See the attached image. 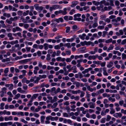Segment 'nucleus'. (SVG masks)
<instances>
[{
    "label": "nucleus",
    "mask_w": 126,
    "mask_h": 126,
    "mask_svg": "<svg viewBox=\"0 0 126 126\" xmlns=\"http://www.w3.org/2000/svg\"><path fill=\"white\" fill-rule=\"evenodd\" d=\"M35 9L37 10L42 11L43 9V8L42 6H39V4H36L34 5Z\"/></svg>",
    "instance_id": "f257e3e1"
},
{
    "label": "nucleus",
    "mask_w": 126,
    "mask_h": 126,
    "mask_svg": "<svg viewBox=\"0 0 126 126\" xmlns=\"http://www.w3.org/2000/svg\"><path fill=\"white\" fill-rule=\"evenodd\" d=\"M31 60V59H27L19 61V63L23 64L24 63H27L28 62L30 61Z\"/></svg>",
    "instance_id": "f03ea898"
},
{
    "label": "nucleus",
    "mask_w": 126,
    "mask_h": 126,
    "mask_svg": "<svg viewBox=\"0 0 126 126\" xmlns=\"http://www.w3.org/2000/svg\"><path fill=\"white\" fill-rule=\"evenodd\" d=\"M113 116L116 118H121L122 116V114L120 112L116 113L114 114L113 115Z\"/></svg>",
    "instance_id": "7ed1b4c3"
},
{
    "label": "nucleus",
    "mask_w": 126,
    "mask_h": 126,
    "mask_svg": "<svg viewBox=\"0 0 126 126\" xmlns=\"http://www.w3.org/2000/svg\"><path fill=\"white\" fill-rule=\"evenodd\" d=\"M65 60V59L64 58H62L61 57H58L56 58V60L57 61H61L62 62H64Z\"/></svg>",
    "instance_id": "20e7f679"
},
{
    "label": "nucleus",
    "mask_w": 126,
    "mask_h": 126,
    "mask_svg": "<svg viewBox=\"0 0 126 126\" xmlns=\"http://www.w3.org/2000/svg\"><path fill=\"white\" fill-rule=\"evenodd\" d=\"M78 2L77 1H73L72 2L71 4L70 5L71 7H73L75 6L76 5H77Z\"/></svg>",
    "instance_id": "39448f33"
},
{
    "label": "nucleus",
    "mask_w": 126,
    "mask_h": 126,
    "mask_svg": "<svg viewBox=\"0 0 126 126\" xmlns=\"http://www.w3.org/2000/svg\"><path fill=\"white\" fill-rule=\"evenodd\" d=\"M7 36L9 37V39L10 40H12L14 39V38L12 36V34L11 33H9L8 34Z\"/></svg>",
    "instance_id": "423d86ee"
},
{
    "label": "nucleus",
    "mask_w": 126,
    "mask_h": 126,
    "mask_svg": "<svg viewBox=\"0 0 126 126\" xmlns=\"http://www.w3.org/2000/svg\"><path fill=\"white\" fill-rule=\"evenodd\" d=\"M2 90L1 91L0 93L1 94H5L6 93V90H7V89L5 87H3L1 89Z\"/></svg>",
    "instance_id": "0eeeda50"
},
{
    "label": "nucleus",
    "mask_w": 126,
    "mask_h": 126,
    "mask_svg": "<svg viewBox=\"0 0 126 126\" xmlns=\"http://www.w3.org/2000/svg\"><path fill=\"white\" fill-rule=\"evenodd\" d=\"M13 118L12 116H10L9 117H5L4 119L5 121H7L8 120H12Z\"/></svg>",
    "instance_id": "6e6552de"
},
{
    "label": "nucleus",
    "mask_w": 126,
    "mask_h": 126,
    "mask_svg": "<svg viewBox=\"0 0 126 126\" xmlns=\"http://www.w3.org/2000/svg\"><path fill=\"white\" fill-rule=\"evenodd\" d=\"M72 92L73 94H77V93L78 94L80 93L81 92V91L80 90H78L77 91H72Z\"/></svg>",
    "instance_id": "1a4fd4ad"
},
{
    "label": "nucleus",
    "mask_w": 126,
    "mask_h": 126,
    "mask_svg": "<svg viewBox=\"0 0 126 126\" xmlns=\"http://www.w3.org/2000/svg\"><path fill=\"white\" fill-rule=\"evenodd\" d=\"M83 9L84 10H86L87 12H88L90 11L89 7L88 6H84L83 8Z\"/></svg>",
    "instance_id": "9d476101"
},
{
    "label": "nucleus",
    "mask_w": 126,
    "mask_h": 126,
    "mask_svg": "<svg viewBox=\"0 0 126 126\" xmlns=\"http://www.w3.org/2000/svg\"><path fill=\"white\" fill-rule=\"evenodd\" d=\"M63 46L64 47H67L68 48H70L71 47L70 44L69 43L65 44Z\"/></svg>",
    "instance_id": "9b49d317"
},
{
    "label": "nucleus",
    "mask_w": 126,
    "mask_h": 126,
    "mask_svg": "<svg viewBox=\"0 0 126 126\" xmlns=\"http://www.w3.org/2000/svg\"><path fill=\"white\" fill-rule=\"evenodd\" d=\"M90 105V108H94V103L92 102H90L88 103V105Z\"/></svg>",
    "instance_id": "f8f14e48"
},
{
    "label": "nucleus",
    "mask_w": 126,
    "mask_h": 126,
    "mask_svg": "<svg viewBox=\"0 0 126 126\" xmlns=\"http://www.w3.org/2000/svg\"><path fill=\"white\" fill-rule=\"evenodd\" d=\"M52 7L53 8V9L55 10L57 9L59 7V5H52Z\"/></svg>",
    "instance_id": "ddd939ff"
},
{
    "label": "nucleus",
    "mask_w": 126,
    "mask_h": 126,
    "mask_svg": "<svg viewBox=\"0 0 126 126\" xmlns=\"http://www.w3.org/2000/svg\"><path fill=\"white\" fill-rule=\"evenodd\" d=\"M113 47H114V46L113 45H110V46L107 49V51L108 52H109V51L110 50H112L113 48Z\"/></svg>",
    "instance_id": "4468645a"
},
{
    "label": "nucleus",
    "mask_w": 126,
    "mask_h": 126,
    "mask_svg": "<svg viewBox=\"0 0 126 126\" xmlns=\"http://www.w3.org/2000/svg\"><path fill=\"white\" fill-rule=\"evenodd\" d=\"M83 55H76L75 57V59H77L78 58H82Z\"/></svg>",
    "instance_id": "2eb2a0df"
},
{
    "label": "nucleus",
    "mask_w": 126,
    "mask_h": 126,
    "mask_svg": "<svg viewBox=\"0 0 126 126\" xmlns=\"http://www.w3.org/2000/svg\"><path fill=\"white\" fill-rule=\"evenodd\" d=\"M113 65V63L111 62L109 63V64L107 65V67L108 68L111 67Z\"/></svg>",
    "instance_id": "dca6fc26"
},
{
    "label": "nucleus",
    "mask_w": 126,
    "mask_h": 126,
    "mask_svg": "<svg viewBox=\"0 0 126 126\" xmlns=\"http://www.w3.org/2000/svg\"><path fill=\"white\" fill-rule=\"evenodd\" d=\"M86 35L85 34L83 33L82 34V35H79V37L82 40H84L85 39L84 37Z\"/></svg>",
    "instance_id": "f3484780"
},
{
    "label": "nucleus",
    "mask_w": 126,
    "mask_h": 126,
    "mask_svg": "<svg viewBox=\"0 0 126 126\" xmlns=\"http://www.w3.org/2000/svg\"><path fill=\"white\" fill-rule=\"evenodd\" d=\"M45 118V117L44 116L42 115L41 117V123H44Z\"/></svg>",
    "instance_id": "a211bd4d"
},
{
    "label": "nucleus",
    "mask_w": 126,
    "mask_h": 126,
    "mask_svg": "<svg viewBox=\"0 0 126 126\" xmlns=\"http://www.w3.org/2000/svg\"><path fill=\"white\" fill-rule=\"evenodd\" d=\"M103 74L105 76H107L108 74L107 72L106 69L105 67L103 68Z\"/></svg>",
    "instance_id": "6ab92c4d"
},
{
    "label": "nucleus",
    "mask_w": 126,
    "mask_h": 126,
    "mask_svg": "<svg viewBox=\"0 0 126 126\" xmlns=\"http://www.w3.org/2000/svg\"><path fill=\"white\" fill-rule=\"evenodd\" d=\"M93 4L95 6H98L100 4L99 2L98 1H92Z\"/></svg>",
    "instance_id": "aec40b11"
},
{
    "label": "nucleus",
    "mask_w": 126,
    "mask_h": 126,
    "mask_svg": "<svg viewBox=\"0 0 126 126\" xmlns=\"http://www.w3.org/2000/svg\"><path fill=\"white\" fill-rule=\"evenodd\" d=\"M66 10L67 9L66 8H64L63 9V11H62V14L63 15H64L67 14V13L66 12Z\"/></svg>",
    "instance_id": "412c9836"
},
{
    "label": "nucleus",
    "mask_w": 126,
    "mask_h": 126,
    "mask_svg": "<svg viewBox=\"0 0 126 126\" xmlns=\"http://www.w3.org/2000/svg\"><path fill=\"white\" fill-rule=\"evenodd\" d=\"M110 113L112 114H114L115 112V110L113 109L112 108H110Z\"/></svg>",
    "instance_id": "4be33fe9"
},
{
    "label": "nucleus",
    "mask_w": 126,
    "mask_h": 126,
    "mask_svg": "<svg viewBox=\"0 0 126 126\" xmlns=\"http://www.w3.org/2000/svg\"><path fill=\"white\" fill-rule=\"evenodd\" d=\"M3 16H4L7 17L8 18L10 17L11 16L9 14H7L6 13H4L3 14Z\"/></svg>",
    "instance_id": "5701e85b"
},
{
    "label": "nucleus",
    "mask_w": 126,
    "mask_h": 126,
    "mask_svg": "<svg viewBox=\"0 0 126 126\" xmlns=\"http://www.w3.org/2000/svg\"><path fill=\"white\" fill-rule=\"evenodd\" d=\"M76 8L78 10L79 9V11H83V8L82 7L80 8L79 5H77L76 6Z\"/></svg>",
    "instance_id": "b1692460"
},
{
    "label": "nucleus",
    "mask_w": 126,
    "mask_h": 126,
    "mask_svg": "<svg viewBox=\"0 0 126 126\" xmlns=\"http://www.w3.org/2000/svg\"><path fill=\"white\" fill-rule=\"evenodd\" d=\"M72 29L75 31L78 30V27L76 25H74L72 26Z\"/></svg>",
    "instance_id": "393cba45"
},
{
    "label": "nucleus",
    "mask_w": 126,
    "mask_h": 126,
    "mask_svg": "<svg viewBox=\"0 0 126 126\" xmlns=\"http://www.w3.org/2000/svg\"><path fill=\"white\" fill-rule=\"evenodd\" d=\"M103 96L104 97H110V94H108L107 93H104L102 94Z\"/></svg>",
    "instance_id": "a878e982"
},
{
    "label": "nucleus",
    "mask_w": 126,
    "mask_h": 126,
    "mask_svg": "<svg viewBox=\"0 0 126 126\" xmlns=\"http://www.w3.org/2000/svg\"><path fill=\"white\" fill-rule=\"evenodd\" d=\"M38 94H34L32 96V97L33 99H35L38 96Z\"/></svg>",
    "instance_id": "bb28decb"
},
{
    "label": "nucleus",
    "mask_w": 126,
    "mask_h": 126,
    "mask_svg": "<svg viewBox=\"0 0 126 126\" xmlns=\"http://www.w3.org/2000/svg\"><path fill=\"white\" fill-rule=\"evenodd\" d=\"M20 94H18L16 95L14 98V99H18V98L20 96Z\"/></svg>",
    "instance_id": "cd10ccee"
},
{
    "label": "nucleus",
    "mask_w": 126,
    "mask_h": 126,
    "mask_svg": "<svg viewBox=\"0 0 126 126\" xmlns=\"http://www.w3.org/2000/svg\"><path fill=\"white\" fill-rule=\"evenodd\" d=\"M112 38H111L110 39H108L106 40L105 41V42L106 43H108L110 42H111L112 41Z\"/></svg>",
    "instance_id": "c85d7f7f"
},
{
    "label": "nucleus",
    "mask_w": 126,
    "mask_h": 126,
    "mask_svg": "<svg viewBox=\"0 0 126 126\" xmlns=\"http://www.w3.org/2000/svg\"><path fill=\"white\" fill-rule=\"evenodd\" d=\"M39 77L40 79L45 78L46 77V76L45 75H39Z\"/></svg>",
    "instance_id": "c756f323"
},
{
    "label": "nucleus",
    "mask_w": 126,
    "mask_h": 126,
    "mask_svg": "<svg viewBox=\"0 0 126 126\" xmlns=\"http://www.w3.org/2000/svg\"><path fill=\"white\" fill-rule=\"evenodd\" d=\"M44 47L45 49L46 50H47L48 49V45L47 43L44 44Z\"/></svg>",
    "instance_id": "7c9ffc66"
},
{
    "label": "nucleus",
    "mask_w": 126,
    "mask_h": 126,
    "mask_svg": "<svg viewBox=\"0 0 126 126\" xmlns=\"http://www.w3.org/2000/svg\"><path fill=\"white\" fill-rule=\"evenodd\" d=\"M50 54H48L47 55L46 59L47 61H49L50 59L51 58L50 57Z\"/></svg>",
    "instance_id": "2f4dec72"
},
{
    "label": "nucleus",
    "mask_w": 126,
    "mask_h": 126,
    "mask_svg": "<svg viewBox=\"0 0 126 126\" xmlns=\"http://www.w3.org/2000/svg\"><path fill=\"white\" fill-rule=\"evenodd\" d=\"M109 100L110 101H111L112 102H114L115 101V99L114 98H112L111 97H109Z\"/></svg>",
    "instance_id": "473e14b6"
},
{
    "label": "nucleus",
    "mask_w": 126,
    "mask_h": 126,
    "mask_svg": "<svg viewBox=\"0 0 126 126\" xmlns=\"http://www.w3.org/2000/svg\"><path fill=\"white\" fill-rule=\"evenodd\" d=\"M106 118H102L100 121V122L101 123H105V122Z\"/></svg>",
    "instance_id": "72a5a7b5"
},
{
    "label": "nucleus",
    "mask_w": 126,
    "mask_h": 126,
    "mask_svg": "<svg viewBox=\"0 0 126 126\" xmlns=\"http://www.w3.org/2000/svg\"><path fill=\"white\" fill-rule=\"evenodd\" d=\"M89 71L88 69H86L84 71H82V74H85L86 73H87Z\"/></svg>",
    "instance_id": "f704fd0d"
},
{
    "label": "nucleus",
    "mask_w": 126,
    "mask_h": 126,
    "mask_svg": "<svg viewBox=\"0 0 126 126\" xmlns=\"http://www.w3.org/2000/svg\"><path fill=\"white\" fill-rule=\"evenodd\" d=\"M111 118V117L109 115H108L107 116L106 121H109Z\"/></svg>",
    "instance_id": "c9c22d12"
},
{
    "label": "nucleus",
    "mask_w": 126,
    "mask_h": 126,
    "mask_svg": "<svg viewBox=\"0 0 126 126\" xmlns=\"http://www.w3.org/2000/svg\"><path fill=\"white\" fill-rule=\"evenodd\" d=\"M98 25L97 23L94 22L92 25V27L93 28H95L97 27Z\"/></svg>",
    "instance_id": "e433bc0d"
},
{
    "label": "nucleus",
    "mask_w": 126,
    "mask_h": 126,
    "mask_svg": "<svg viewBox=\"0 0 126 126\" xmlns=\"http://www.w3.org/2000/svg\"><path fill=\"white\" fill-rule=\"evenodd\" d=\"M100 19L101 20H103L104 19V18L106 17V16L105 15H103L100 16Z\"/></svg>",
    "instance_id": "4c0bfd02"
},
{
    "label": "nucleus",
    "mask_w": 126,
    "mask_h": 126,
    "mask_svg": "<svg viewBox=\"0 0 126 126\" xmlns=\"http://www.w3.org/2000/svg\"><path fill=\"white\" fill-rule=\"evenodd\" d=\"M29 12V11L28 10L26 11V12H24L23 14V16H25L26 15H27L28 14Z\"/></svg>",
    "instance_id": "58836bf2"
},
{
    "label": "nucleus",
    "mask_w": 126,
    "mask_h": 126,
    "mask_svg": "<svg viewBox=\"0 0 126 126\" xmlns=\"http://www.w3.org/2000/svg\"><path fill=\"white\" fill-rule=\"evenodd\" d=\"M60 88L59 87L58 88H57V89L56 91H55V92H54V93L55 94H57V93L59 92H60Z\"/></svg>",
    "instance_id": "ea45409f"
},
{
    "label": "nucleus",
    "mask_w": 126,
    "mask_h": 126,
    "mask_svg": "<svg viewBox=\"0 0 126 126\" xmlns=\"http://www.w3.org/2000/svg\"><path fill=\"white\" fill-rule=\"evenodd\" d=\"M86 5V3L84 2H81L80 4V5L81 6H85Z\"/></svg>",
    "instance_id": "a19ab883"
},
{
    "label": "nucleus",
    "mask_w": 126,
    "mask_h": 126,
    "mask_svg": "<svg viewBox=\"0 0 126 126\" xmlns=\"http://www.w3.org/2000/svg\"><path fill=\"white\" fill-rule=\"evenodd\" d=\"M54 48L56 49H60V47L59 45H57L55 46Z\"/></svg>",
    "instance_id": "79ce46f5"
},
{
    "label": "nucleus",
    "mask_w": 126,
    "mask_h": 126,
    "mask_svg": "<svg viewBox=\"0 0 126 126\" xmlns=\"http://www.w3.org/2000/svg\"><path fill=\"white\" fill-rule=\"evenodd\" d=\"M16 31H19L20 32L22 30V29L19 27H16Z\"/></svg>",
    "instance_id": "37998d69"
},
{
    "label": "nucleus",
    "mask_w": 126,
    "mask_h": 126,
    "mask_svg": "<svg viewBox=\"0 0 126 126\" xmlns=\"http://www.w3.org/2000/svg\"><path fill=\"white\" fill-rule=\"evenodd\" d=\"M97 84V83L95 82H92V84H90V86H95Z\"/></svg>",
    "instance_id": "c03bdc74"
},
{
    "label": "nucleus",
    "mask_w": 126,
    "mask_h": 126,
    "mask_svg": "<svg viewBox=\"0 0 126 126\" xmlns=\"http://www.w3.org/2000/svg\"><path fill=\"white\" fill-rule=\"evenodd\" d=\"M110 4L112 6H114V4H113V0H110Z\"/></svg>",
    "instance_id": "a18cd8bd"
},
{
    "label": "nucleus",
    "mask_w": 126,
    "mask_h": 126,
    "mask_svg": "<svg viewBox=\"0 0 126 126\" xmlns=\"http://www.w3.org/2000/svg\"><path fill=\"white\" fill-rule=\"evenodd\" d=\"M66 33L68 32L70 30V28L69 27H66Z\"/></svg>",
    "instance_id": "49530a36"
},
{
    "label": "nucleus",
    "mask_w": 126,
    "mask_h": 126,
    "mask_svg": "<svg viewBox=\"0 0 126 126\" xmlns=\"http://www.w3.org/2000/svg\"><path fill=\"white\" fill-rule=\"evenodd\" d=\"M122 59H126V54L124 53H122Z\"/></svg>",
    "instance_id": "de8ad7c7"
},
{
    "label": "nucleus",
    "mask_w": 126,
    "mask_h": 126,
    "mask_svg": "<svg viewBox=\"0 0 126 126\" xmlns=\"http://www.w3.org/2000/svg\"><path fill=\"white\" fill-rule=\"evenodd\" d=\"M121 113L126 115V110H124L123 109H122L121 110Z\"/></svg>",
    "instance_id": "09e8293b"
},
{
    "label": "nucleus",
    "mask_w": 126,
    "mask_h": 126,
    "mask_svg": "<svg viewBox=\"0 0 126 126\" xmlns=\"http://www.w3.org/2000/svg\"><path fill=\"white\" fill-rule=\"evenodd\" d=\"M83 61V59H80L79 60H77V63H80L82 62Z\"/></svg>",
    "instance_id": "8fccbe9b"
},
{
    "label": "nucleus",
    "mask_w": 126,
    "mask_h": 126,
    "mask_svg": "<svg viewBox=\"0 0 126 126\" xmlns=\"http://www.w3.org/2000/svg\"><path fill=\"white\" fill-rule=\"evenodd\" d=\"M115 4L116 6H118L119 5L120 3L118 0H116L115 1Z\"/></svg>",
    "instance_id": "3c124183"
},
{
    "label": "nucleus",
    "mask_w": 126,
    "mask_h": 126,
    "mask_svg": "<svg viewBox=\"0 0 126 126\" xmlns=\"http://www.w3.org/2000/svg\"><path fill=\"white\" fill-rule=\"evenodd\" d=\"M22 12L21 11H19L17 12V14L18 15L21 16L22 14Z\"/></svg>",
    "instance_id": "603ef678"
},
{
    "label": "nucleus",
    "mask_w": 126,
    "mask_h": 126,
    "mask_svg": "<svg viewBox=\"0 0 126 126\" xmlns=\"http://www.w3.org/2000/svg\"><path fill=\"white\" fill-rule=\"evenodd\" d=\"M104 28V26H99L97 27V29H103Z\"/></svg>",
    "instance_id": "864d4df0"
},
{
    "label": "nucleus",
    "mask_w": 126,
    "mask_h": 126,
    "mask_svg": "<svg viewBox=\"0 0 126 126\" xmlns=\"http://www.w3.org/2000/svg\"><path fill=\"white\" fill-rule=\"evenodd\" d=\"M85 42L86 41H85L83 42H81L80 43V44L82 46H84L85 45H86Z\"/></svg>",
    "instance_id": "5fc2aeb1"
},
{
    "label": "nucleus",
    "mask_w": 126,
    "mask_h": 126,
    "mask_svg": "<svg viewBox=\"0 0 126 126\" xmlns=\"http://www.w3.org/2000/svg\"><path fill=\"white\" fill-rule=\"evenodd\" d=\"M65 60L66 62L68 63L70 62L71 61V59L70 58H67Z\"/></svg>",
    "instance_id": "6e6d98bb"
},
{
    "label": "nucleus",
    "mask_w": 126,
    "mask_h": 126,
    "mask_svg": "<svg viewBox=\"0 0 126 126\" xmlns=\"http://www.w3.org/2000/svg\"><path fill=\"white\" fill-rule=\"evenodd\" d=\"M71 63L72 64H73L74 65H75L77 64V62L75 60H73L72 61Z\"/></svg>",
    "instance_id": "4d7b16f0"
},
{
    "label": "nucleus",
    "mask_w": 126,
    "mask_h": 126,
    "mask_svg": "<svg viewBox=\"0 0 126 126\" xmlns=\"http://www.w3.org/2000/svg\"><path fill=\"white\" fill-rule=\"evenodd\" d=\"M36 78V76H35L34 77H32L31 79L30 80V81L31 82H33L34 80V79Z\"/></svg>",
    "instance_id": "13d9d810"
},
{
    "label": "nucleus",
    "mask_w": 126,
    "mask_h": 126,
    "mask_svg": "<svg viewBox=\"0 0 126 126\" xmlns=\"http://www.w3.org/2000/svg\"><path fill=\"white\" fill-rule=\"evenodd\" d=\"M115 97L117 99H119L120 98V96L119 94H116L115 95Z\"/></svg>",
    "instance_id": "bf43d9fd"
},
{
    "label": "nucleus",
    "mask_w": 126,
    "mask_h": 126,
    "mask_svg": "<svg viewBox=\"0 0 126 126\" xmlns=\"http://www.w3.org/2000/svg\"><path fill=\"white\" fill-rule=\"evenodd\" d=\"M21 121L24 123L25 124H27L28 123V122L27 121H26L24 119H21Z\"/></svg>",
    "instance_id": "052dcab7"
},
{
    "label": "nucleus",
    "mask_w": 126,
    "mask_h": 126,
    "mask_svg": "<svg viewBox=\"0 0 126 126\" xmlns=\"http://www.w3.org/2000/svg\"><path fill=\"white\" fill-rule=\"evenodd\" d=\"M10 87L9 88V89L10 90H12L13 88V85L12 84H10Z\"/></svg>",
    "instance_id": "680f3d73"
},
{
    "label": "nucleus",
    "mask_w": 126,
    "mask_h": 126,
    "mask_svg": "<svg viewBox=\"0 0 126 126\" xmlns=\"http://www.w3.org/2000/svg\"><path fill=\"white\" fill-rule=\"evenodd\" d=\"M56 53L55 51H54L53 53L51 55V57H55V56L56 55Z\"/></svg>",
    "instance_id": "e2e57ef3"
},
{
    "label": "nucleus",
    "mask_w": 126,
    "mask_h": 126,
    "mask_svg": "<svg viewBox=\"0 0 126 126\" xmlns=\"http://www.w3.org/2000/svg\"><path fill=\"white\" fill-rule=\"evenodd\" d=\"M8 68H7L5 69L4 72L6 74L8 72Z\"/></svg>",
    "instance_id": "0e129e2a"
},
{
    "label": "nucleus",
    "mask_w": 126,
    "mask_h": 126,
    "mask_svg": "<svg viewBox=\"0 0 126 126\" xmlns=\"http://www.w3.org/2000/svg\"><path fill=\"white\" fill-rule=\"evenodd\" d=\"M126 43V39L123 40L121 44L122 45H124Z\"/></svg>",
    "instance_id": "69168bd1"
},
{
    "label": "nucleus",
    "mask_w": 126,
    "mask_h": 126,
    "mask_svg": "<svg viewBox=\"0 0 126 126\" xmlns=\"http://www.w3.org/2000/svg\"><path fill=\"white\" fill-rule=\"evenodd\" d=\"M0 126H7L5 123H2L0 124Z\"/></svg>",
    "instance_id": "338daca9"
},
{
    "label": "nucleus",
    "mask_w": 126,
    "mask_h": 126,
    "mask_svg": "<svg viewBox=\"0 0 126 126\" xmlns=\"http://www.w3.org/2000/svg\"><path fill=\"white\" fill-rule=\"evenodd\" d=\"M82 126H90V125L86 123H85L83 124Z\"/></svg>",
    "instance_id": "774afa93"
}]
</instances>
